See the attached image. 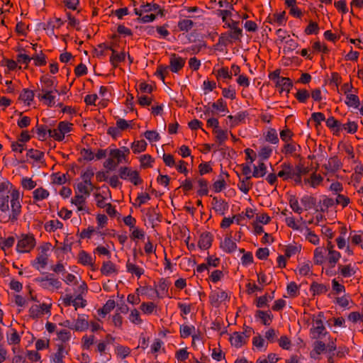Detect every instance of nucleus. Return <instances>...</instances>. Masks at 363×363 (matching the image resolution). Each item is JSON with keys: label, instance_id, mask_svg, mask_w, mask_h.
<instances>
[{"label": "nucleus", "instance_id": "nucleus-14", "mask_svg": "<svg viewBox=\"0 0 363 363\" xmlns=\"http://www.w3.org/2000/svg\"><path fill=\"white\" fill-rule=\"evenodd\" d=\"M323 181V177L320 174L313 172L310 177L302 179L303 184L301 186H307L315 189L322 184Z\"/></svg>", "mask_w": 363, "mask_h": 363}, {"label": "nucleus", "instance_id": "nucleus-24", "mask_svg": "<svg viewBox=\"0 0 363 363\" xmlns=\"http://www.w3.org/2000/svg\"><path fill=\"white\" fill-rule=\"evenodd\" d=\"M268 22L277 26H284L286 22L285 11H282L279 13H274L272 16H269Z\"/></svg>", "mask_w": 363, "mask_h": 363}, {"label": "nucleus", "instance_id": "nucleus-18", "mask_svg": "<svg viewBox=\"0 0 363 363\" xmlns=\"http://www.w3.org/2000/svg\"><path fill=\"white\" fill-rule=\"evenodd\" d=\"M55 91H45L44 92H38L37 97L42 101L46 106L52 107L55 105L56 96L53 94Z\"/></svg>", "mask_w": 363, "mask_h": 363}, {"label": "nucleus", "instance_id": "nucleus-31", "mask_svg": "<svg viewBox=\"0 0 363 363\" xmlns=\"http://www.w3.org/2000/svg\"><path fill=\"white\" fill-rule=\"evenodd\" d=\"M7 342L10 345H17L20 343L21 337L16 330L11 328L6 333Z\"/></svg>", "mask_w": 363, "mask_h": 363}, {"label": "nucleus", "instance_id": "nucleus-5", "mask_svg": "<svg viewBox=\"0 0 363 363\" xmlns=\"http://www.w3.org/2000/svg\"><path fill=\"white\" fill-rule=\"evenodd\" d=\"M280 69H276L269 73V78L274 82L276 87L280 89V92L286 91V93H289L292 87V82L289 78L280 77Z\"/></svg>", "mask_w": 363, "mask_h": 363}, {"label": "nucleus", "instance_id": "nucleus-54", "mask_svg": "<svg viewBox=\"0 0 363 363\" xmlns=\"http://www.w3.org/2000/svg\"><path fill=\"white\" fill-rule=\"evenodd\" d=\"M48 133L49 137L57 141H62L65 138L58 125L55 128L48 129Z\"/></svg>", "mask_w": 363, "mask_h": 363}, {"label": "nucleus", "instance_id": "nucleus-34", "mask_svg": "<svg viewBox=\"0 0 363 363\" xmlns=\"http://www.w3.org/2000/svg\"><path fill=\"white\" fill-rule=\"evenodd\" d=\"M301 245L298 244H290L284 247V254L285 256L288 258H290L296 255H298L301 252Z\"/></svg>", "mask_w": 363, "mask_h": 363}, {"label": "nucleus", "instance_id": "nucleus-27", "mask_svg": "<svg viewBox=\"0 0 363 363\" xmlns=\"http://www.w3.org/2000/svg\"><path fill=\"white\" fill-rule=\"evenodd\" d=\"M301 232L305 237V239L314 245H318L320 243L319 237L312 231L309 228L305 227L301 228Z\"/></svg>", "mask_w": 363, "mask_h": 363}, {"label": "nucleus", "instance_id": "nucleus-21", "mask_svg": "<svg viewBox=\"0 0 363 363\" xmlns=\"http://www.w3.org/2000/svg\"><path fill=\"white\" fill-rule=\"evenodd\" d=\"M247 337L248 335H244L243 333L235 332L231 335L230 341L233 346L239 348L246 343Z\"/></svg>", "mask_w": 363, "mask_h": 363}, {"label": "nucleus", "instance_id": "nucleus-51", "mask_svg": "<svg viewBox=\"0 0 363 363\" xmlns=\"http://www.w3.org/2000/svg\"><path fill=\"white\" fill-rule=\"evenodd\" d=\"M147 143L144 140L134 141L131 145V148L135 154L142 152L146 150Z\"/></svg>", "mask_w": 363, "mask_h": 363}, {"label": "nucleus", "instance_id": "nucleus-38", "mask_svg": "<svg viewBox=\"0 0 363 363\" xmlns=\"http://www.w3.org/2000/svg\"><path fill=\"white\" fill-rule=\"evenodd\" d=\"M267 174V166L263 162H259L253 167L252 177L255 178L263 177Z\"/></svg>", "mask_w": 363, "mask_h": 363}, {"label": "nucleus", "instance_id": "nucleus-48", "mask_svg": "<svg viewBox=\"0 0 363 363\" xmlns=\"http://www.w3.org/2000/svg\"><path fill=\"white\" fill-rule=\"evenodd\" d=\"M95 343L94 335H85L82 338L81 347L82 350H89L90 347Z\"/></svg>", "mask_w": 363, "mask_h": 363}, {"label": "nucleus", "instance_id": "nucleus-23", "mask_svg": "<svg viewBox=\"0 0 363 363\" xmlns=\"http://www.w3.org/2000/svg\"><path fill=\"white\" fill-rule=\"evenodd\" d=\"M338 271H339L340 274L342 277L348 278V277H351L355 274V273L357 272V268L354 264H353V265L351 264H346V265L339 264L338 265Z\"/></svg>", "mask_w": 363, "mask_h": 363}, {"label": "nucleus", "instance_id": "nucleus-42", "mask_svg": "<svg viewBox=\"0 0 363 363\" xmlns=\"http://www.w3.org/2000/svg\"><path fill=\"white\" fill-rule=\"evenodd\" d=\"M49 195V191L42 187L35 189L33 192V199L36 201H43L47 199Z\"/></svg>", "mask_w": 363, "mask_h": 363}, {"label": "nucleus", "instance_id": "nucleus-1", "mask_svg": "<svg viewBox=\"0 0 363 363\" xmlns=\"http://www.w3.org/2000/svg\"><path fill=\"white\" fill-rule=\"evenodd\" d=\"M239 22L230 20V22H226L224 28L230 29L228 32L223 33L220 37L219 41L222 43H230L233 40H240L242 35V30L238 26Z\"/></svg>", "mask_w": 363, "mask_h": 363}, {"label": "nucleus", "instance_id": "nucleus-44", "mask_svg": "<svg viewBox=\"0 0 363 363\" xmlns=\"http://www.w3.org/2000/svg\"><path fill=\"white\" fill-rule=\"evenodd\" d=\"M35 94L32 90L25 89L22 91L19 96V99L29 106L33 100Z\"/></svg>", "mask_w": 363, "mask_h": 363}, {"label": "nucleus", "instance_id": "nucleus-6", "mask_svg": "<svg viewBox=\"0 0 363 363\" xmlns=\"http://www.w3.org/2000/svg\"><path fill=\"white\" fill-rule=\"evenodd\" d=\"M35 281L41 288L51 292L60 289L62 286L61 281L58 279L55 278L52 274L37 278Z\"/></svg>", "mask_w": 363, "mask_h": 363}, {"label": "nucleus", "instance_id": "nucleus-10", "mask_svg": "<svg viewBox=\"0 0 363 363\" xmlns=\"http://www.w3.org/2000/svg\"><path fill=\"white\" fill-rule=\"evenodd\" d=\"M11 214L10 215L9 218L11 220H16L21 212V205L19 201V191L16 189L12 190L11 192Z\"/></svg>", "mask_w": 363, "mask_h": 363}, {"label": "nucleus", "instance_id": "nucleus-8", "mask_svg": "<svg viewBox=\"0 0 363 363\" xmlns=\"http://www.w3.org/2000/svg\"><path fill=\"white\" fill-rule=\"evenodd\" d=\"M35 246V239L32 235H22L16 245V250L20 253H27Z\"/></svg>", "mask_w": 363, "mask_h": 363}, {"label": "nucleus", "instance_id": "nucleus-11", "mask_svg": "<svg viewBox=\"0 0 363 363\" xmlns=\"http://www.w3.org/2000/svg\"><path fill=\"white\" fill-rule=\"evenodd\" d=\"M119 176L122 179L128 180L134 185H138L142 182L138 172L129 167H121Z\"/></svg>", "mask_w": 363, "mask_h": 363}, {"label": "nucleus", "instance_id": "nucleus-17", "mask_svg": "<svg viewBox=\"0 0 363 363\" xmlns=\"http://www.w3.org/2000/svg\"><path fill=\"white\" fill-rule=\"evenodd\" d=\"M227 299V293L220 289L212 291L209 296L210 302L214 306H218L220 303L225 301Z\"/></svg>", "mask_w": 363, "mask_h": 363}, {"label": "nucleus", "instance_id": "nucleus-22", "mask_svg": "<svg viewBox=\"0 0 363 363\" xmlns=\"http://www.w3.org/2000/svg\"><path fill=\"white\" fill-rule=\"evenodd\" d=\"M86 196L84 195H78L77 193H76L75 196L72 198L71 203L77 208L78 211H84L88 213L89 210L86 206Z\"/></svg>", "mask_w": 363, "mask_h": 363}, {"label": "nucleus", "instance_id": "nucleus-28", "mask_svg": "<svg viewBox=\"0 0 363 363\" xmlns=\"http://www.w3.org/2000/svg\"><path fill=\"white\" fill-rule=\"evenodd\" d=\"M326 351V344L321 340H315L313 344V350L311 352V356L313 358H316V356L320 355Z\"/></svg>", "mask_w": 363, "mask_h": 363}, {"label": "nucleus", "instance_id": "nucleus-53", "mask_svg": "<svg viewBox=\"0 0 363 363\" xmlns=\"http://www.w3.org/2000/svg\"><path fill=\"white\" fill-rule=\"evenodd\" d=\"M156 308L157 306L153 302H143L140 306V309L145 315L152 314Z\"/></svg>", "mask_w": 363, "mask_h": 363}, {"label": "nucleus", "instance_id": "nucleus-4", "mask_svg": "<svg viewBox=\"0 0 363 363\" xmlns=\"http://www.w3.org/2000/svg\"><path fill=\"white\" fill-rule=\"evenodd\" d=\"M329 333L324 326L323 315L319 313L313 319L312 327L310 329V335L312 339L321 340L326 337Z\"/></svg>", "mask_w": 363, "mask_h": 363}, {"label": "nucleus", "instance_id": "nucleus-15", "mask_svg": "<svg viewBox=\"0 0 363 363\" xmlns=\"http://www.w3.org/2000/svg\"><path fill=\"white\" fill-rule=\"evenodd\" d=\"M45 91H55V92H57L54 78L48 75L41 77L40 87H39V92H44Z\"/></svg>", "mask_w": 363, "mask_h": 363}, {"label": "nucleus", "instance_id": "nucleus-9", "mask_svg": "<svg viewBox=\"0 0 363 363\" xmlns=\"http://www.w3.org/2000/svg\"><path fill=\"white\" fill-rule=\"evenodd\" d=\"M70 347L68 344H57L56 351L53 352L50 360L51 363H65V358L69 354Z\"/></svg>", "mask_w": 363, "mask_h": 363}, {"label": "nucleus", "instance_id": "nucleus-12", "mask_svg": "<svg viewBox=\"0 0 363 363\" xmlns=\"http://www.w3.org/2000/svg\"><path fill=\"white\" fill-rule=\"evenodd\" d=\"M89 328V315L86 314H77L76 319H73V330L84 332Z\"/></svg>", "mask_w": 363, "mask_h": 363}, {"label": "nucleus", "instance_id": "nucleus-47", "mask_svg": "<svg viewBox=\"0 0 363 363\" xmlns=\"http://www.w3.org/2000/svg\"><path fill=\"white\" fill-rule=\"evenodd\" d=\"M94 196L96 206L99 208H104L106 206L107 196L104 191H102L101 193L96 192Z\"/></svg>", "mask_w": 363, "mask_h": 363}, {"label": "nucleus", "instance_id": "nucleus-29", "mask_svg": "<svg viewBox=\"0 0 363 363\" xmlns=\"http://www.w3.org/2000/svg\"><path fill=\"white\" fill-rule=\"evenodd\" d=\"M48 255L45 250L38 254L34 261L33 266L38 270L44 269L48 264Z\"/></svg>", "mask_w": 363, "mask_h": 363}, {"label": "nucleus", "instance_id": "nucleus-45", "mask_svg": "<svg viewBox=\"0 0 363 363\" xmlns=\"http://www.w3.org/2000/svg\"><path fill=\"white\" fill-rule=\"evenodd\" d=\"M252 345L259 350H266L267 342L260 335H257L252 338Z\"/></svg>", "mask_w": 363, "mask_h": 363}, {"label": "nucleus", "instance_id": "nucleus-16", "mask_svg": "<svg viewBox=\"0 0 363 363\" xmlns=\"http://www.w3.org/2000/svg\"><path fill=\"white\" fill-rule=\"evenodd\" d=\"M100 48H106L111 50L112 53L110 57V62L113 67H117L119 63L123 62L125 59L126 53L125 52H117L116 50L110 47H106L105 45L101 44L99 45Z\"/></svg>", "mask_w": 363, "mask_h": 363}, {"label": "nucleus", "instance_id": "nucleus-30", "mask_svg": "<svg viewBox=\"0 0 363 363\" xmlns=\"http://www.w3.org/2000/svg\"><path fill=\"white\" fill-rule=\"evenodd\" d=\"M101 272L106 276H111L118 273L116 265L110 261L104 262L101 268Z\"/></svg>", "mask_w": 363, "mask_h": 363}, {"label": "nucleus", "instance_id": "nucleus-49", "mask_svg": "<svg viewBox=\"0 0 363 363\" xmlns=\"http://www.w3.org/2000/svg\"><path fill=\"white\" fill-rule=\"evenodd\" d=\"M212 107L217 112L228 113V108L226 102L223 99H218L216 102L212 104Z\"/></svg>", "mask_w": 363, "mask_h": 363}, {"label": "nucleus", "instance_id": "nucleus-39", "mask_svg": "<svg viewBox=\"0 0 363 363\" xmlns=\"http://www.w3.org/2000/svg\"><path fill=\"white\" fill-rule=\"evenodd\" d=\"M57 339L61 342L60 344H67L72 338V333L67 329H61L56 332Z\"/></svg>", "mask_w": 363, "mask_h": 363}, {"label": "nucleus", "instance_id": "nucleus-58", "mask_svg": "<svg viewBox=\"0 0 363 363\" xmlns=\"http://www.w3.org/2000/svg\"><path fill=\"white\" fill-rule=\"evenodd\" d=\"M350 203V199L348 196H347L344 194H342L341 193L336 195V197H335V204L336 205H339V206H341L342 208H345L349 205Z\"/></svg>", "mask_w": 363, "mask_h": 363}, {"label": "nucleus", "instance_id": "nucleus-13", "mask_svg": "<svg viewBox=\"0 0 363 363\" xmlns=\"http://www.w3.org/2000/svg\"><path fill=\"white\" fill-rule=\"evenodd\" d=\"M186 60L184 58L177 55L176 54H172L169 57V68L170 71L174 73H177L184 67Z\"/></svg>", "mask_w": 363, "mask_h": 363}, {"label": "nucleus", "instance_id": "nucleus-52", "mask_svg": "<svg viewBox=\"0 0 363 363\" xmlns=\"http://www.w3.org/2000/svg\"><path fill=\"white\" fill-rule=\"evenodd\" d=\"M345 130L347 133L353 134L357 130V124L354 121H348L346 123L341 124L339 130Z\"/></svg>", "mask_w": 363, "mask_h": 363}, {"label": "nucleus", "instance_id": "nucleus-62", "mask_svg": "<svg viewBox=\"0 0 363 363\" xmlns=\"http://www.w3.org/2000/svg\"><path fill=\"white\" fill-rule=\"evenodd\" d=\"M12 184L8 181L0 182V194L10 195L13 190Z\"/></svg>", "mask_w": 363, "mask_h": 363}, {"label": "nucleus", "instance_id": "nucleus-19", "mask_svg": "<svg viewBox=\"0 0 363 363\" xmlns=\"http://www.w3.org/2000/svg\"><path fill=\"white\" fill-rule=\"evenodd\" d=\"M342 167V162L336 156L332 157L328 159V162L323 165V167L326 170L327 173L335 172Z\"/></svg>", "mask_w": 363, "mask_h": 363}, {"label": "nucleus", "instance_id": "nucleus-63", "mask_svg": "<svg viewBox=\"0 0 363 363\" xmlns=\"http://www.w3.org/2000/svg\"><path fill=\"white\" fill-rule=\"evenodd\" d=\"M161 350L164 351V342L160 339H155L150 346V352L156 354Z\"/></svg>", "mask_w": 363, "mask_h": 363}, {"label": "nucleus", "instance_id": "nucleus-57", "mask_svg": "<svg viewBox=\"0 0 363 363\" xmlns=\"http://www.w3.org/2000/svg\"><path fill=\"white\" fill-rule=\"evenodd\" d=\"M110 156L116 161L118 165L123 162H127V160L123 157V155L121 153V150L119 149L111 150L110 152Z\"/></svg>", "mask_w": 363, "mask_h": 363}, {"label": "nucleus", "instance_id": "nucleus-50", "mask_svg": "<svg viewBox=\"0 0 363 363\" xmlns=\"http://www.w3.org/2000/svg\"><path fill=\"white\" fill-rule=\"evenodd\" d=\"M279 336V331L274 330V328H269L264 333V339H266V342L268 343H273L277 341Z\"/></svg>", "mask_w": 363, "mask_h": 363}, {"label": "nucleus", "instance_id": "nucleus-64", "mask_svg": "<svg viewBox=\"0 0 363 363\" xmlns=\"http://www.w3.org/2000/svg\"><path fill=\"white\" fill-rule=\"evenodd\" d=\"M289 206L296 213L301 214L303 211V208L299 205L298 199L295 196H291L289 199Z\"/></svg>", "mask_w": 363, "mask_h": 363}, {"label": "nucleus", "instance_id": "nucleus-7", "mask_svg": "<svg viewBox=\"0 0 363 363\" xmlns=\"http://www.w3.org/2000/svg\"><path fill=\"white\" fill-rule=\"evenodd\" d=\"M51 303H43L33 305L29 308V315L32 319H38L44 315L49 317L51 315Z\"/></svg>", "mask_w": 363, "mask_h": 363}, {"label": "nucleus", "instance_id": "nucleus-43", "mask_svg": "<svg viewBox=\"0 0 363 363\" xmlns=\"http://www.w3.org/2000/svg\"><path fill=\"white\" fill-rule=\"evenodd\" d=\"M131 350L127 347L121 345H118L115 347V352L116 356L121 359H125L130 354Z\"/></svg>", "mask_w": 363, "mask_h": 363}, {"label": "nucleus", "instance_id": "nucleus-35", "mask_svg": "<svg viewBox=\"0 0 363 363\" xmlns=\"http://www.w3.org/2000/svg\"><path fill=\"white\" fill-rule=\"evenodd\" d=\"M255 317L259 318L264 325H269L273 319V315L269 311H257L255 314Z\"/></svg>", "mask_w": 363, "mask_h": 363}, {"label": "nucleus", "instance_id": "nucleus-33", "mask_svg": "<svg viewBox=\"0 0 363 363\" xmlns=\"http://www.w3.org/2000/svg\"><path fill=\"white\" fill-rule=\"evenodd\" d=\"M220 247L225 252L231 253L236 250L237 245L235 242L232 240L231 237H226L220 242Z\"/></svg>", "mask_w": 363, "mask_h": 363}, {"label": "nucleus", "instance_id": "nucleus-20", "mask_svg": "<svg viewBox=\"0 0 363 363\" xmlns=\"http://www.w3.org/2000/svg\"><path fill=\"white\" fill-rule=\"evenodd\" d=\"M78 263L84 265L93 267L95 263V257H92L90 254L84 250H82L78 254Z\"/></svg>", "mask_w": 363, "mask_h": 363}, {"label": "nucleus", "instance_id": "nucleus-2", "mask_svg": "<svg viewBox=\"0 0 363 363\" xmlns=\"http://www.w3.org/2000/svg\"><path fill=\"white\" fill-rule=\"evenodd\" d=\"M280 170L277 176L284 181L293 180L296 185H302V177H299L296 173V166L289 162H284L280 165Z\"/></svg>", "mask_w": 363, "mask_h": 363}, {"label": "nucleus", "instance_id": "nucleus-41", "mask_svg": "<svg viewBox=\"0 0 363 363\" xmlns=\"http://www.w3.org/2000/svg\"><path fill=\"white\" fill-rule=\"evenodd\" d=\"M341 257V254L336 250H331L328 252L326 259L330 267H334Z\"/></svg>", "mask_w": 363, "mask_h": 363}, {"label": "nucleus", "instance_id": "nucleus-36", "mask_svg": "<svg viewBox=\"0 0 363 363\" xmlns=\"http://www.w3.org/2000/svg\"><path fill=\"white\" fill-rule=\"evenodd\" d=\"M325 248L323 247H318L313 252V261L315 264H322L325 259Z\"/></svg>", "mask_w": 363, "mask_h": 363}, {"label": "nucleus", "instance_id": "nucleus-37", "mask_svg": "<svg viewBox=\"0 0 363 363\" xmlns=\"http://www.w3.org/2000/svg\"><path fill=\"white\" fill-rule=\"evenodd\" d=\"M299 147V145L294 141L286 142L281 149V152L285 155H293Z\"/></svg>", "mask_w": 363, "mask_h": 363}, {"label": "nucleus", "instance_id": "nucleus-61", "mask_svg": "<svg viewBox=\"0 0 363 363\" xmlns=\"http://www.w3.org/2000/svg\"><path fill=\"white\" fill-rule=\"evenodd\" d=\"M86 304V301L83 298L82 294H78L74 296L72 306L74 307V311H77L79 308H84Z\"/></svg>", "mask_w": 363, "mask_h": 363}, {"label": "nucleus", "instance_id": "nucleus-59", "mask_svg": "<svg viewBox=\"0 0 363 363\" xmlns=\"http://www.w3.org/2000/svg\"><path fill=\"white\" fill-rule=\"evenodd\" d=\"M194 26V22L187 18L180 20L178 23V28L182 31H189Z\"/></svg>", "mask_w": 363, "mask_h": 363}, {"label": "nucleus", "instance_id": "nucleus-26", "mask_svg": "<svg viewBox=\"0 0 363 363\" xmlns=\"http://www.w3.org/2000/svg\"><path fill=\"white\" fill-rule=\"evenodd\" d=\"M239 177V182L238 183V189L244 194H247L252 187V182L251 178L244 177L238 174Z\"/></svg>", "mask_w": 363, "mask_h": 363}, {"label": "nucleus", "instance_id": "nucleus-46", "mask_svg": "<svg viewBox=\"0 0 363 363\" xmlns=\"http://www.w3.org/2000/svg\"><path fill=\"white\" fill-rule=\"evenodd\" d=\"M128 320L135 325H140L143 323L140 313L137 308L130 310Z\"/></svg>", "mask_w": 363, "mask_h": 363}, {"label": "nucleus", "instance_id": "nucleus-60", "mask_svg": "<svg viewBox=\"0 0 363 363\" xmlns=\"http://www.w3.org/2000/svg\"><path fill=\"white\" fill-rule=\"evenodd\" d=\"M214 133H216V138L218 145H222L228 139L227 131L223 130L221 129H216Z\"/></svg>", "mask_w": 363, "mask_h": 363}, {"label": "nucleus", "instance_id": "nucleus-56", "mask_svg": "<svg viewBox=\"0 0 363 363\" xmlns=\"http://www.w3.org/2000/svg\"><path fill=\"white\" fill-rule=\"evenodd\" d=\"M265 140L272 144H277L279 143V138L277 130L274 128L269 129L266 134Z\"/></svg>", "mask_w": 363, "mask_h": 363}, {"label": "nucleus", "instance_id": "nucleus-3", "mask_svg": "<svg viewBox=\"0 0 363 363\" xmlns=\"http://www.w3.org/2000/svg\"><path fill=\"white\" fill-rule=\"evenodd\" d=\"M159 6L155 4H146L141 5L139 8H135V13L139 16V20L143 23H149L153 21L156 18V14L152 13L156 11Z\"/></svg>", "mask_w": 363, "mask_h": 363}, {"label": "nucleus", "instance_id": "nucleus-40", "mask_svg": "<svg viewBox=\"0 0 363 363\" xmlns=\"http://www.w3.org/2000/svg\"><path fill=\"white\" fill-rule=\"evenodd\" d=\"M126 269L128 272L135 274L138 278L144 274V269L143 268L130 262V260H128L126 263Z\"/></svg>", "mask_w": 363, "mask_h": 363}, {"label": "nucleus", "instance_id": "nucleus-55", "mask_svg": "<svg viewBox=\"0 0 363 363\" xmlns=\"http://www.w3.org/2000/svg\"><path fill=\"white\" fill-rule=\"evenodd\" d=\"M216 76L218 79H223V81H226L228 79H231L229 69L226 67H221L216 71Z\"/></svg>", "mask_w": 363, "mask_h": 363}, {"label": "nucleus", "instance_id": "nucleus-25", "mask_svg": "<svg viewBox=\"0 0 363 363\" xmlns=\"http://www.w3.org/2000/svg\"><path fill=\"white\" fill-rule=\"evenodd\" d=\"M212 206L214 211L220 215H224L225 211L228 209V203L225 201L218 199L216 197L213 198Z\"/></svg>", "mask_w": 363, "mask_h": 363}, {"label": "nucleus", "instance_id": "nucleus-32", "mask_svg": "<svg viewBox=\"0 0 363 363\" xmlns=\"http://www.w3.org/2000/svg\"><path fill=\"white\" fill-rule=\"evenodd\" d=\"M212 241V235L209 233H204L201 235L198 245L201 249L207 250L211 246Z\"/></svg>", "mask_w": 363, "mask_h": 363}]
</instances>
